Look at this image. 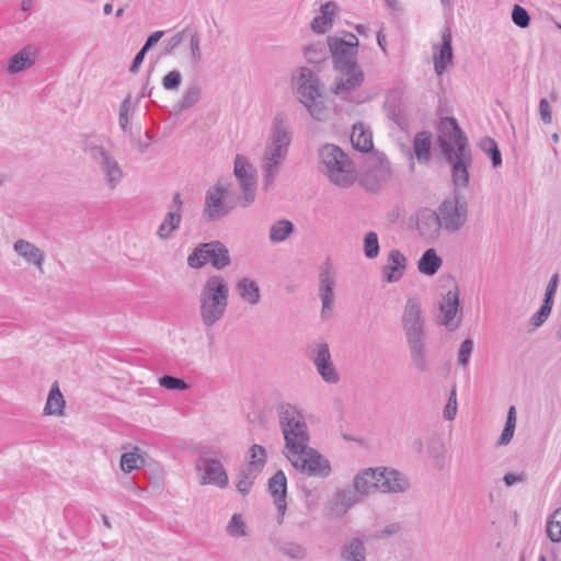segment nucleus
Instances as JSON below:
<instances>
[{"label": "nucleus", "mask_w": 561, "mask_h": 561, "mask_svg": "<svg viewBox=\"0 0 561 561\" xmlns=\"http://www.w3.org/2000/svg\"><path fill=\"white\" fill-rule=\"evenodd\" d=\"M350 41L337 36L328 37V48L331 53L334 69L342 76L333 92L342 100H350L348 94L364 82V72L356 61L358 39L348 33Z\"/></svg>", "instance_id": "1"}, {"label": "nucleus", "mask_w": 561, "mask_h": 561, "mask_svg": "<svg viewBox=\"0 0 561 561\" xmlns=\"http://www.w3.org/2000/svg\"><path fill=\"white\" fill-rule=\"evenodd\" d=\"M401 322L411 360L417 371L426 373L430 369V365L427 360L425 319L421 304L416 298H408Z\"/></svg>", "instance_id": "2"}, {"label": "nucleus", "mask_w": 561, "mask_h": 561, "mask_svg": "<svg viewBox=\"0 0 561 561\" xmlns=\"http://www.w3.org/2000/svg\"><path fill=\"white\" fill-rule=\"evenodd\" d=\"M291 142V131L286 121L276 116L261 158L263 188L268 190L275 182Z\"/></svg>", "instance_id": "3"}, {"label": "nucleus", "mask_w": 561, "mask_h": 561, "mask_svg": "<svg viewBox=\"0 0 561 561\" xmlns=\"http://www.w3.org/2000/svg\"><path fill=\"white\" fill-rule=\"evenodd\" d=\"M229 298L228 284L221 275L209 276L199 294L201 318L207 328L225 314Z\"/></svg>", "instance_id": "4"}, {"label": "nucleus", "mask_w": 561, "mask_h": 561, "mask_svg": "<svg viewBox=\"0 0 561 561\" xmlns=\"http://www.w3.org/2000/svg\"><path fill=\"white\" fill-rule=\"evenodd\" d=\"M321 171L330 182L339 187H350L354 184L357 172L351 158L339 146L325 144L319 149Z\"/></svg>", "instance_id": "5"}, {"label": "nucleus", "mask_w": 561, "mask_h": 561, "mask_svg": "<svg viewBox=\"0 0 561 561\" xmlns=\"http://www.w3.org/2000/svg\"><path fill=\"white\" fill-rule=\"evenodd\" d=\"M295 81L298 100L306 106L309 115L318 122L325 121L328 111L323 102V87L319 76L307 67H300Z\"/></svg>", "instance_id": "6"}, {"label": "nucleus", "mask_w": 561, "mask_h": 561, "mask_svg": "<svg viewBox=\"0 0 561 561\" xmlns=\"http://www.w3.org/2000/svg\"><path fill=\"white\" fill-rule=\"evenodd\" d=\"M279 425L289 454H299L310 440L308 426L299 410L290 403H280L277 408Z\"/></svg>", "instance_id": "7"}, {"label": "nucleus", "mask_w": 561, "mask_h": 561, "mask_svg": "<svg viewBox=\"0 0 561 561\" xmlns=\"http://www.w3.org/2000/svg\"><path fill=\"white\" fill-rule=\"evenodd\" d=\"M208 263L219 271L231 264L230 252L221 241L199 243L187 256V265L195 270H201Z\"/></svg>", "instance_id": "8"}, {"label": "nucleus", "mask_w": 561, "mask_h": 561, "mask_svg": "<svg viewBox=\"0 0 561 561\" xmlns=\"http://www.w3.org/2000/svg\"><path fill=\"white\" fill-rule=\"evenodd\" d=\"M440 151L446 162L451 165V182L454 190L459 191L469 185V167L472 162L471 151L469 148L465 150H455L449 141L440 139Z\"/></svg>", "instance_id": "9"}, {"label": "nucleus", "mask_w": 561, "mask_h": 561, "mask_svg": "<svg viewBox=\"0 0 561 561\" xmlns=\"http://www.w3.org/2000/svg\"><path fill=\"white\" fill-rule=\"evenodd\" d=\"M229 186L221 181L210 186L205 194L203 218L207 222L219 221L227 217L237 206V203L227 201Z\"/></svg>", "instance_id": "10"}, {"label": "nucleus", "mask_w": 561, "mask_h": 561, "mask_svg": "<svg viewBox=\"0 0 561 561\" xmlns=\"http://www.w3.org/2000/svg\"><path fill=\"white\" fill-rule=\"evenodd\" d=\"M443 229L447 232L459 231L468 219V202L460 191L454 190L453 196L442 202L438 207Z\"/></svg>", "instance_id": "11"}, {"label": "nucleus", "mask_w": 561, "mask_h": 561, "mask_svg": "<svg viewBox=\"0 0 561 561\" xmlns=\"http://www.w3.org/2000/svg\"><path fill=\"white\" fill-rule=\"evenodd\" d=\"M82 150L99 164L101 171L106 176L108 187L114 188L118 183H121L124 178L123 171L117 160L110 151L89 138L83 141Z\"/></svg>", "instance_id": "12"}, {"label": "nucleus", "mask_w": 561, "mask_h": 561, "mask_svg": "<svg viewBox=\"0 0 561 561\" xmlns=\"http://www.w3.org/2000/svg\"><path fill=\"white\" fill-rule=\"evenodd\" d=\"M287 458L296 469L308 476L327 478L331 473L330 461L314 448L307 446L299 454H288Z\"/></svg>", "instance_id": "13"}, {"label": "nucleus", "mask_w": 561, "mask_h": 561, "mask_svg": "<svg viewBox=\"0 0 561 561\" xmlns=\"http://www.w3.org/2000/svg\"><path fill=\"white\" fill-rule=\"evenodd\" d=\"M233 173L238 180L241 196L238 198V205L242 208L248 207L255 201L256 196V179L255 170L248 159L242 154L234 158Z\"/></svg>", "instance_id": "14"}, {"label": "nucleus", "mask_w": 561, "mask_h": 561, "mask_svg": "<svg viewBox=\"0 0 561 561\" xmlns=\"http://www.w3.org/2000/svg\"><path fill=\"white\" fill-rule=\"evenodd\" d=\"M196 469L202 472L201 484H214L226 488L229 483L224 465L214 458L201 456L196 462Z\"/></svg>", "instance_id": "15"}, {"label": "nucleus", "mask_w": 561, "mask_h": 561, "mask_svg": "<svg viewBox=\"0 0 561 561\" xmlns=\"http://www.w3.org/2000/svg\"><path fill=\"white\" fill-rule=\"evenodd\" d=\"M312 362L317 368L318 374L328 383H336L340 380L339 373L336 371L329 348L325 342L317 343L316 350L312 352Z\"/></svg>", "instance_id": "16"}, {"label": "nucleus", "mask_w": 561, "mask_h": 561, "mask_svg": "<svg viewBox=\"0 0 561 561\" xmlns=\"http://www.w3.org/2000/svg\"><path fill=\"white\" fill-rule=\"evenodd\" d=\"M379 493L402 494L410 490L411 483L404 473L389 467H379Z\"/></svg>", "instance_id": "17"}, {"label": "nucleus", "mask_w": 561, "mask_h": 561, "mask_svg": "<svg viewBox=\"0 0 561 561\" xmlns=\"http://www.w3.org/2000/svg\"><path fill=\"white\" fill-rule=\"evenodd\" d=\"M453 58L451 30L445 26L442 30V44L433 46L434 69L437 76H442L446 71L447 67L451 65Z\"/></svg>", "instance_id": "18"}, {"label": "nucleus", "mask_w": 561, "mask_h": 561, "mask_svg": "<svg viewBox=\"0 0 561 561\" xmlns=\"http://www.w3.org/2000/svg\"><path fill=\"white\" fill-rule=\"evenodd\" d=\"M442 228L443 224L437 211L425 207L416 213V229L423 239L434 241Z\"/></svg>", "instance_id": "19"}, {"label": "nucleus", "mask_w": 561, "mask_h": 561, "mask_svg": "<svg viewBox=\"0 0 561 561\" xmlns=\"http://www.w3.org/2000/svg\"><path fill=\"white\" fill-rule=\"evenodd\" d=\"M438 130L440 133L438 136L439 145L440 139H444L445 141H449L455 150L462 151L468 148V138L455 117L447 116L442 118L438 125Z\"/></svg>", "instance_id": "20"}, {"label": "nucleus", "mask_w": 561, "mask_h": 561, "mask_svg": "<svg viewBox=\"0 0 561 561\" xmlns=\"http://www.w3.org/2000/svg\"><path fill=\"white\" fill-rule=\"evenodd\" d=\"M334 275L331 266L325 263L319 274V296L322 302L321 317L325 319L330 316L334 301Z\"/></svg>", "instance_id": "21"}, {"label": "nucleus", "mask_w": 561, "mask_h": 561, "mask_svg": "<svg viewBox=\"0 0 561 561\" xmlns=\"http://www.w3.org/2000/svg\"><path fill=\"white\" fill-rule=\"evenodd\" d=\"M268 492L274 497V503L277 508L278 517L277 523L279 525L284 522V515L287 508L286 495H287V479L283 470H278L274 476L268 479Z\"/></svg>", "instance_id": "22"}, {"label": "nucleus", "mask_w": 561, "mask_h": 561, "mask_svg": "<svg viewBox=\"0 0 561 561\" xmlns=\"http://www.w3.org/2000/svg\"><path fill=\"white\" fill-rule=\"evenodd\" d=\"M460 307V300H459V291L458 286L455 284L451 289H449L446 295L443 296V300L439 304V310L444 314V318L440 322V324L446 325L447 328H450L451 330H455L459 327L461 317H459L456 322H454L457 312Z\"/></svg>", "instance_id": "23"}, {"label": "nucleus", "mask_w": 561, "mask_h": 561, "mask_svg": "<svg viewBox=\"0 0 561 561\" xmlns=\"http://www.w3.org/2000/svg\"><path fill=\"white\" fill-rule=\"evenodd\" d=\"M379 467L366 468L357 472L353 479V488L360 496L379 492Z\"/></svg>", "instance_id": "24"}, {"label": "nucleus", "mask_w": 561, "mask_h": 561, "mask_svg": "<svg viewBox=\"0 0 561 561\" xmlns=\"http://www.w3.org/2000/svg\"><path fill=\"white\" fill-rule=\"evenodd\" d=\"M407 267V259L398 249H392L388 254V264L381 270L382 279L387 283L399 282Z\"/></svg>", "instance_id": "25"}, {"label": "nucleus", "mask_w": 561, "mask_h": 561, "mask_svg": "<svg viewBox=\"0 0 561 561\" xmlns=\"http://www.w3.org/2000/svg\"><path fill=\"white\" fill-rule=\"evenodd\" d=\"M37 50L34 46H25L8 60L7 72L15 75L35 65Z\"/></svg>", "instance_id": "26"}, {"label": "nucleus", "mask_w": 561, "mask_h": 561, "mask_svg": "<svg viewBox=\"0 0 561 561\" xmlns=\"http://www.w3.org/2000/svg\"><path fill=\"white\" fill-rule=\"evenodd\" d=\"M360 497V494L354 488L337 489L332 500V511L343 515L355 504L359 503Z\"/></svg>", "instance_id": "27"}, {"label": "nucleus", "mask_w": 561, "mask_h": 561, "mask_svg": "<svg viewBox=\"0 0 561 561\" xmlns=\"http://www.w3.org/2000/svg\"><path fill=\"white\" fill-rule=\"evenodd\" d=\"M13 248L15 252L27 262L33 263L38 268H42L45 255L39 248L23 239L15 241Z\"/></svg>", "instance_id": "28"}, {"label": "nucleus", "mask_w": 561, "mask_h": 561, "mask_svg": "<svg viewBox=\"0 0 561 561\" xmlns=\"http://www.w3.org/2000/svg\"><path fill=\"white\" fill-rule=\"evenodd\" d=\"M343 561H366V547L362 538L355 537L345 542L341 549Z\"/></svg>", "instance_id": "29"}, {"label": "nucleus", "mask_w": 561, "mask_h": 561, "mask_svg": "<svg viewBox=\"0 0 561 561\" xmlns=\"http://www.w3.org/2000/svg\"><path fill=\"white\" fill-rule=\"evenodd\" d=\"M443 264L442 257L434 249H427L417 262V270L426 276L435 275Z\"/></svg>", "instance_id": "30"}, {"label": "nucleus", "mask_w": 561, "mask_h": 561, "mask_svg": "<svg viewBox=\"0 0 561 561\" xmlns=\"http://www.w3.org/2000/svg\"><path fill=\"white\" fill-rule=\"evenodd\" d=\"M237 290L242 300L250 305H256L260 301L261 294L259 285L251 278L244 277L237 283Z\"/></svg>", "instance_id": "31"}, {"label": "nucleus", "mask_w": 561, "mask_h": 561, "mask_svg": "<svg viewBox=\"0 0 561 561\" xmlns=\"http://www.w3.org/2000/svg\"><path fill=\"white\" fill-rule=\"evenodd\" d=\"M351 140L353 147L360 152H368L374 147L371 133L365 130L362 123L354 125Z\"/></svg>", "instance_id": "32"}, {"label": "nucleus", "mask_w": 561, "mask_h": 561, "mask_svg": "<svg viewBox=\"0 0 561 561\" xmlns=\"http://www.w3.org/2000/svg\"><path fill=\"white\" fill-rule=\"evenodd\" d=\"M431 134L428 131H420L413 140V150L420 163L428 162L431 159Z\"/></svg>", "instance_id": "33"}, {"label": "nucleus", "mask_w": 561, "mask_h": 561, "mask_svg": "<svg viewBox=\"0 0 561 561\" xmlns=\"http://www.w3.org/2000/svg\"><path fill=\"white\" fill-rule=\"evenodd\" d=\"M64 408L65 399L59 389L58 382L55 381L49 390L44 412L47 415H60L64 412Z\"/></svg>", "instance_id": "34"}, {"label": "nucleus", "mask_w": 561, "mask_h": 561, "mask_svg": "<svg viewBox=\"0 0 561 561\" xmlns=\"http://www.w3.org/2000/svg\"><path fill=\"white\" fill-rule=\"evenodd\" d=\"M182 222V214L169 210L157 230V236L161 240H168L171 238L173 231L179 229Z\"/></svg>", "instance_id": "35"}, {"label": "nucleus", "mask_w": 561, "mask_h": 561, "mask_svg": "<svg viewBox=\"0 0 561 561\" xmlns=\"http://www.w3.org/2000/svg\"><path fill=\"white\" fill-rule=\"evenodd\" d=\"M427 453L438 470L445 467V444L438 436H432L427 440Z\"/></svg>", "instance_id": "36"}, {"label": "nucleus", "mask_w": 561, "mask_h": 561, "mask_svg": "<svg viewBox=\"0 0 561 561\" xmlns=\"http://www.w3.org/2000/svg\"><path fill=\"white\" fill-rule=\"evenodd\" d=\"M261 473V471H257V469L244 467L241 468L237 474V489L238 491L243 495H248L252 489V485L254 483V480L256 477Z\"/></svg>", "instance_id": "37"}, {"label": "nucleus", "mask_w": 561, "mask_h": 561, "mask_svg": "<svg viewBox=\"0 0 561 561\" xmlns=\"http://www.w3.org/2000/svg\"><path fill=\"white\" fill-rule=\"evenodd\" d=\"M202 90L197 83L190 84L175 105V112L182 113L193 107L201 99Z\"/></svg>", "instance_id": "38"}, {"label": "nucleus", "mask_w": 561, "mask_h": 561, "mask_svg": "<svg viewBox=\"0 0 561 561\" xmlns=\"http://www.w3.org/2000/svg\"><path fill=\"white\" fill-rule=\"evenodd\" d=\"M294 232V225L288 219H279L270 228V240L273 243L284 242Z\"/></svg>", "instance_id": "39"}, {"label": "nucleus", "mask_w": 561, "mask_h": 561, "mask_svg": "<svg viewBox=\"0 0 561 561\" xmlns=\"http://www.w3.org/2000/svg\"><path fill=\"white\" fill-rule=\"evenodd\" d=\"M480 149L490 157L493 168H497L502 164V154L493 138L488 136L483 137L480 141Z\"/></svg>", "instance_id": "40"}, {"label": "nucleus", "mask_w": 561, "mask_h": 561, "mask_svg": "<svg viewBox=\"0 0 561 561\" xmlns=\"http://www.w3.org/2000/svg\"><path fill=\"white\" fill-rule=\"evenodd\" d=\"M328 45L322 42L313 43L305 48V57L309 64H320L327 59Z\"/></svg>", "instance_id": "41"}, {"label": "nucleus", "mask_w": 561, "mask_h": 561, "mask_svg": "<svg viewBox=\"0 0 561 561\" xmlns=\"http://www.w3.org/2000/svg\"><path fill=\"white\" fill-rule=\"evenodd\" d=\"M547 536L553 542L561 541V506L547 520Z\"/></svg>", "instance_id": "42"}, {"label": "nucleus", "mask_w": 561, "mask_h": 561, "mask_svg": "<svg viewBox=\"0 0 561 561\" xmlns=\"http://www.w3.org/2000/svg\"><path fill=\"white\" fill-rule=\"evenodd\" d=\"M276 548L284 556H287L291 559L302 560L307 554V550L304 546L293 541L278 542Z\"/></svg>", "instance_id": "43"}, {"label": "nucleus", "mask_w": 561, "mask_h": 561, "mask_svg": "<svg viewBox=\"0 0 561 561\" xmlns=\"http://www.w3.org/2000/svg\"><path fill=\"white\" fill-rule=\"evenodd\" d=\"M249 454L250 461L248 463V467H255L257 471H262L267 458L265 448L262 445L253 444L249 449Z\"/></svg>", "instance_id": "44"}, {"label": "nucleus", "mask_w": 561, "mask_h": 561, "mask_svg": "<svg viewBox=\"0 0 561 561\" xmlns=\"http://www.w3.org/2000/svg\"><path fill=\"white\" fill-rule=\"evenodd\" d=\"M131 94L129 93L122 102L119 107L118 123L124 133H129L131 130L130 127V117L129 113L131 111Z\"/></svg>", "instance_id": "45"}, {"label": "nucleus", "mask_w": 561, "mask_h": 561, "mask_svg": "<svg viewBox=\"0 0 561 561\" xmlns=\"http://www.w3.org/2000/svg\"><path fill=\"white\" fill-rule=\"evenodd\" d=\"M380 251L378 236L374 231H369L364 237V254L367 259H375Z\"/></svg>", "instance_id": "46"}, {"label": "nucleus", "mask_w": 561, "mask_h": 561, "mask_svg": "<svg viewBox=\"0 0 561 561\" xmlns=\"http://www.w3.org/2000/svg\"><path fill=\"white\" fill-rule=\"evenodd\" d=\"M144 463V458L137 453H124L121 457V469L125 473L136 470Z\"/></svg>", "instance_id": "47"}, {"label": "nucleus", "mask_w": 561, "mask_h": 561, "mask_svg": "<svg viewBox=\"0 0 561 561\" xmlns=\"http://www.w3.org/2000/svg\"><path fill=\"white\" fill-rule=\"evenodd\" d=\"M553 304L547 302L542 300V305L540 306L539 310L534 313L530 318V325L533 329H537L541 327L548 319V317L551 313Z\"/></svg>", "instance_id": "48"}, {"label": "nucleus", "mask_w": 561, "mask_h": 561, "mask_svg": "<svg viewBox=\"0 0 561 561\" xmlns=\"http://www.w3.org/2000/svg\"><path fill=\"white\" fill-rule=\"evenodd\" d=\"M159 383L167 390H187L190 388V385L184 379L171 375L162 376L159 379Z\"/></svg>", "instance_id": "49"}, {"label": "nucleus", "mask_w": 561, "mask_h": 561, "mask_svg": "<svg viewBox=\"0 0 561 561\" xmlns=\"http://www.w3.org/2000/svg\"><path fill=\"white\" fill-rule=\"evenodd\" d=\"M512 21L516 26L525 28L530 24V15L525 8L515 4L512 10Z\"/></svg>", "instance_id": "50"}, {"label": "nucleus", "mask_w": 561, "mask_h": 561, "mask_svg": "<svg viewBox=\"0 0 561 561\" xmlns=\"http://www.w3.org/2000/svg\"><path fill=\"white\" fill-rule=\"evenodd\" d=\"M227 531L232 537H241L245 535V524L243 523L241 515H232L227 526Z\"/></svg>", "instance_id": "51"}, {"label": "nucleus", "mask_w": 561, "mask_h": 561, "mask_svg": "<svg viewBox=\"0 0 561 561\" xmlns=\"http://www.w3.org/2000/svg\"><path fill=\"white\" fill-rule=\"evenodd\" d=\"M378 182H385L390 178L391 168L390 163L386 159H379L375 168L371 170Z\"/></svg>", "instance_id": "52"}, {"label": "nucleus", "mask_w": 561, "mask_h": 561, "mask_svg": "<svg viewBox=\"0 0 561 561\" xmlns=\"http://www.w3.org/2000/svg\"><path fill=\"white\" fill-rule=\"evenodd\" d=\"M182 75L179 70H171L162 78V87L168 90H176L181 85Z\"/></svg>", "instance_id": "53"}, {"label": "nucleus", "mask_w": 561, "mask_h": 561, "mask_svg": "<svg viewBox=\"0 0 561 561\" xmlns=\"http://www.w3.org/2000/svg\"><path fill=\"white\" fill-rule=\"evenodd\" d=\"M473 351V341L466 339L461 342L458 352V364L466 367L469 364L471 353Z\"/></svg>", "instance_id": "54"}, {"label": "nucleus", "mask_w": 561, "mask_h": 561, "mask_svg": "<svg viewBox=\"0 0 561 561\" xmlns=\"http://www.w3.org/2000/svg\"><path fill=\"white\" fill-rule=\"evenodd\" d=\"M457 413V399H456V388H454L448 398V402L444 409V417L448 421L455 419Z\"/></svg>", "instance_id": "55"}, {"label": "nucleus", "mask_w": 561, "mask_h": 561, "mask_svg": "<svg viewBox=\"0 0 561 561\" xmlns=\"http://www.w3.org/2000/svg\"><path fill=\"white\" fill-rule=\"evenodd\" d=\"M401 529V525L398 522L390 523L385 526L382 530L376 533L373 538L383 539L397 535Z\"/></svg>", "instance_id": "56"}, {"label": "nucleus", "mask_w": 561, "mask_h": 561, "mask_svg": "<svg viewBox=\"0 0 561 561\" xmlns=\"http://www.w3.org/2000/svg\"><path fill=\"white\" fill-rule=\"evenodd\" d=\"M558 284H559V275L558 274H553L547 285V288H546V291H545V297H543V300L547 301V302H550V304H553V300H554V295H556V291H557V288H558Z\"/></svg>", "instance_id": "57"}, {"label": "nucleus", "mask_w": 561, "mask_h": 561, "mask_svg": "<svg viewBox=\"0 0 561 561\" xmlns=\"http://www.w3.org/2000/svg\"><path fill=\"white\" fill-rule=\"evenodd\" d=\"M191 56L194 62H198L202 59V53L199 48V37L197 33H194L190 38Z\"/></svg>", "instance_id": "58"}, {"label": "nucleus", "mask_w": 561, "mask_h": 561, "mask_svg": "<svg viewBox=\"0 0 561 561\" xmlns=\"http://www.w3.org/2000/svg\"><path fill=\"white\" fill-rule=\"evenodd\" d=\"M539 113L543 123L549 124L552 121L551 106L547 99H541L539 102Z\"/></svg>", "instance_id": "59"}, {"label": "nucleus", "mask_w": 561, "mask_h": 561, "mask_svg": "<svg viewBox=\"0 0 561 561\" xmlns=\"http://www.w3.org/2000/svg\"><path fill=\"white\" fill-rule=\"evenodd\" d=\"M335 9H336V5L332 1L325 2L320 8L321 16L325 18V21L329 22L330 25L332 24V19L335 14Z\"/></svg>", "instance_id": "60"}, {"label": "nucleus", "mask_w": 561, "mask_h": 561, "mask_svg": "<svg viewBox=\"0 0 561 561\" xmlns=\"http://www.w3.org/2000/svg\"><path fill=\"white\" fill-rule=\"evenodd\" d=\"M163 34H164L163 31H156V32L151 33L148 36V38L146 39V42L141 48L145 49L146 51H148L161 39Z\"/></svg>", "instance_id": "61"}, {"label": "nucleus", "mask_w": 561, "mask_h": 561, "mask_svg": "<svg viewBox=\"0 0 561 561\" xmlns=\"http://www.w3.org/2000/svg\"><path fill=\"white\" fill-rule=\"evenodd\" d=\"M329 25L330 24L325 21V18H322L321 15L314 16L311 21V28L317 33H324Z\"/></svg>", "instance_id": "62"}, {"label": "nucleus", "mask_w": 561, "mask_h": 561, "mask_svg": "<svg viewBox=\"0 0 561 561\" xmlns=\"http://www.w3.org/2000/svg\"><path fill=\"white\" fill-rule=\"evenodd\" d=\"M148 51H146L145 49L140 48V50L136 54V56L134 57L133 59V62L129 67V71L131 73H137L139 71V68L145 59V56Z\"/></svg>", "instance_id": "63"}, {"label": "nucleus", "mask_w": 561, "mask_h": 561, "mask_svg": "<svg viewBox=\"0 0 561 561\" xmlns=\"http://www.w3.org/2000/svg\"><path fill=\"white\" fill-rule=\"evenodd\" d=\"M184 33H185V31L180 32L168 39L165 54H170L174 48H176L183 42Z\"/></svg>", "instance_id": "64"}]
</instances>
